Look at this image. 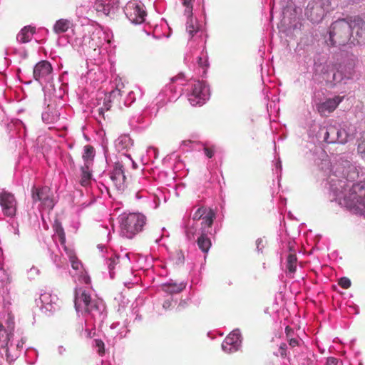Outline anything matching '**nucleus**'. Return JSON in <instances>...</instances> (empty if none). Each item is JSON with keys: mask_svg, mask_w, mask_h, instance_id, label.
<instances>
[{"mask_svg": "<svg viewBox=\"0 0 365 365\" xmlns=\"http://www.w3.org/2000/svg\"><path fill=\"white\" fill-rule=\"evenodd\" d=\"M331 190L347 207L365 214V184H332Z\"/></svg>", "mask_w": 365, "mask_h": 365, "instance_id": "obj_1", "label": "nucleus"}, {"mask_svg": "<svg viewBox=\"0 0 365 365\" xmlns=\"http://www.w3.org/2000/svg\"><path fill=\"white\" fill-rule=\"evenodd\" d=\"M351 31L350 21L344 19H338L330 25L327 42L331 46L351 45Z\"/></svg>", "mask_w": 365, "mask_h": 365, "instance_id": "obj_2", "label": "nucleus"}, {"mask_svg": "<svg viewBox=\"0 0 365 365\" xmlns=\"http://www.w3.org/2000/svg\"><path fill=\"white\" fill-rule=\"evenodd\" d=\"M145 222L146 217L140 213L122 215L119 220L121 234L131 239L143 230Z\"/></svg>", "mask_w": 365, "mask_h": 365, "instance_id": "obj_3", "label": "nucleus"}, {"mask_svg": "<svg viewBox=\"0 0 365 365\" xmlns=\"http://www.w3.org/2000/svg\"><path fill=\"white\" fill-rule=\"evenodd\" d=\"M329 0H310L305 9V16L313 24L320 23L330 11Z\"/></svg>", "mask_w": 365, "mask_h": 365, "instance_id": "obj_4", "label": "nucleus"}, {"mask_svg": "<svg viewBox=\"0 0 365 365\" xmlns=\"http://www.w3.org/2000/svg\"><path fill=\"white\" fill-rule=\"evenodd\" d=\"M138 167L137 163L131 160V168L135 170V173H133L128 169L125 170L122 164L117 163L111 172L110 179L113 181H122L123 182L140 180V179L138 177L142 175V170H136Z\"/></svg>", "mask_w": 365, "mask_h": 365, "instance_id": "obj_5", "label": "nucleus"}, {"mask_svg": "<svg viewBox=\"0 0 365 365\" xmlns=\"http://www.w3.org/2000/svg\"><path fill=\"white\" fill-rule=\"evenodd\" d=\"M31 193L34 202H41L48 210L53 208L55 205L54 196L49 186L42 184L34 185L31 188Z\"/></svg>", "mask_w": 365, "mask_h": 365, "instance_id": "obj_6", "label": "nucleus"}, {"mask_svg": "<svg viewBox=\"0 0 365 365\" xmlns=\"http://www.w3.org/2000/svg\"><path fill=\"white\" fill-rule=\"evenodd\" d=\"M0 206L5 216L13 217L17 210V201L14 195L7 191L0 193Z\"/></svg>", "mask_w": 365, "mask_h": 365, "instance_id": "obj_7", "label": "nucleus"}, {"mask_svg": "<svg viewBox=\"0 0 365 365\" xmlns=\"http://www.w3.org/2000/svg\"><path fill=\"white\" fill-rule=\"evenodd\" d=\"M125 14L132 23L139 24L145 21L146 11L143 5L136 1H129L125 6Z\"/></svg>", "mask_w": 365, "mask_h": 365, "instance_id": "obj_8", "label": "nucleus"}, {"mask_svg": "<svg viewBox=\"0 0 365 365\" xmlns=\"http://www.w3.org/2000/svg\"><path fill=\"white\" fill-rule=\"evenodd\" d=\"M112 107L122 108V98L117 91H111L105 96L103 106L98 108V115L105 119V112L110 110Z\"/></svg>", "mask_w": 365, "mask_h": 365, "instance_id": "obj_9", "label": "nucleus"}, {"mask_svg": "<svg viewBox=\"0 0 365 365\" xmlns=\"http://www.w3.org/2000/svg\"><path fill=\"white\" fill-rule=\"evenodd\" d=\"M53 72V68L51 63L46 60H42L37 63L33 70L34 79L40 83H46L50 79Z\"/></svg>", "mask_w": 365, "mask_h": 365, "instance_id": "obj_10", "label": "nucleus"}, {"mask_svg": "<svg viewBox=\"0 0 365 365\" xmlns=\"http://www.w3.org/2000/svg\"><path fill=\"white\" fill-rule=\"evenodd\" d=\"M351 28V45L365 43V21L360 19H354L350 21Z\"/></svg>", "mask_w": 365, "mask_h": 365, "instance_id": "obj_11", "label": "nucleus"}, {"mask_svg": "<svg viewBox=\"0 0 365 365\" xmlns=\"http://www.w3.org/2000/svg\"><path fill=\"white\" fill-rule=\"evenodd\" d=\"M207 98V89L202 82L196 81L192 86L189 101L192 106L202 105Z\"/></svg>", "mask_w": 365, "mask_h": 365, "instance_id": "obj_12", "label": "nucleus"}, {"mask_svg": "<svg viewBox=\"0 0 365 365\" xmlns=\"http://www.w3.org/2000/svg\"><path fill=\"white\" fill-rule=\"evenodd\" d=\"M83 303L85 307V312L91 313L95 309H98V307L95 302L91 300V295L85 290L81 289H75V307L78 310L81 303Z\"/></svg>", "mask_w": 365, "mask_h": 365, "instance_id": "obj_13", "label": "nucleus"}, {"mask_svg": "<svg viewBox=\"0 0 365 365\" xmlns=\"http://www.w3.org/2000/svg\"><path fill=\"white\" fill-rule=\"evenodd\" d=\"M342 98L339 96L329 98L324 102L317 105V110L322 116H327L332 113L341 102Z\"/></svg>", "mask_w": 365, "mask_h": 365, "instance_id": "obj_14", "label": "nucleus"}, {"mask_svg": "<svg viewBox=\"0 0 365 365\" xmlns=\"http://www.w3.org/2000/svg\"><path fill=\"white\" fill-rule=\"evenodd\" d=\"M94 7L98 13L104 16L114 14L118 9L117 2L115 0H96Z\"/></svg>", "mask_w": 365, "mask_h": 365, "instance_id": "obj_15", "label": "nucleus"}, {"mask_svg": "<svg viewBox=\"0 0 365 365\" xmlns=\"http://www.w3.org/2000/svg\"><path fill=\"white\" fill-rule=\"evenodd\" d=\"M60 113L55 106L48 105L42 113V119L46 123H53L59 120Z\"/></svg>", "mask_w": 365, "mask_h": 365, "instance_id": "obj_16", "label": "nucleus"}, {"mask_svg": "<svg viewBox=\"0 0 365 365\" xmlns=\"http://www.w3.org/2000/svg\"><path fill=\"white\" fill-rule=\"evenodd\" d=\"M348 129L350 132H348L345 128H336V133H335V143L344 144L349 139L354 138L356 129L354 128H351L350 127H349Z\"/></svg>", "mask_w": 365, "mask_h": 365, "instance_id": "obj_17", "label": "nucleus"}, {"mask_svg": "<svg viewBox=\"0 0 365 365\" xmlns=\"http://www.w3.org/2000/svg\"><path fill=\"white\" fill-rule=\"evenodd\" d=\"M342 174L344 178L349 182L356 181L359 175V172L356 166L352 164L348 163L346 167H344Z\"/></svg>", "mask_w": 365, "mask_h": 365, "instance_id": "obj_18", "label": "nucleus"}, {"mask_svg": "<svg viewBox=\"0 0 365 365\" xmlns=\"http://www.w3.org/2000/svg\"><path fill=\"white\" fill-rule=\"evenodd\" d=\"M36 32V29L31 26L24 27L17 35V40L22 43H28L31 38L33 34Z\"/></svg>", "mask_w": 365, "mask_h": 365, "instance_id": "obj_19", "label": "nucleus"}, {"mask_svg": "<svg viewBox=\"0 0 365 365\" xmlns=\"http://www.w3.org/2000/svg\"><path fill=\"white\" fill-rule=\"evenodd\" d=\"M207 233H209V231L206 230L205 227H204L203 233H202L200 237H199L197 239V245L199 248L205 253H207L211 247V241L210 238L206 236Z\"/></svg>", "mask_w": 365, "mask_h": 365, "instance_id": "obj_20", "label": "nucleus"}, {"mask_svg": "<svg viewBox=\"0 0 365 365\" xmlns=\"http://www.w3.org/2000/svg\"><path fill=\"white\" fill-rule=\"evenodd\" d=\"M72 26L70 20L61 19L58 20L53 26V31L56 34L64 33L67 31Z\"/></svg>", "mask_w": 365, "mask_h": 365, "instance_id": "obj_21", "label": "nucleus"}, {"mask_svg": "<svg viewBox=\"0 0 365 365\" xmlns=\"http://www.w3.org/2000/svg\"><path fill=\"white\" fill-rule=\"evenodd\" d=\"M215 218V212L212 210H210L202 218V233H203L204 227H205L206 230L210 232Z\"/></svg>", "mask_w": 365, "mask_h": 365, "instance_id": "obj_22", "label": "nucleus"}, {"mask_svg": "<svg viewBox=\"0 0 365 365\" xmlns=\"http://www.w3.org/2000/svg\"><path fill=\"white\" fill-rule=\"evenodd\" d=\"M92 165L84 164V165L81 168V182H88L91 180H95L93 178L92 170H91V166Z\"/></svg>", "mask_w": 365, "mask_h": 365, "instance_id": "obj_23", "label": "nucleus"}, {"mask_svg": "<svg viewBox=\"0 0 365 365\" xmlns=\"http://www.w3.org/2000/svg\"><path fill=\"white\" fill-rule=\"evenodd\" d=\"M95 155V151L93 146L87 145L84 147V153L83 159L84 164L93 165V160Z\"/></svg>", "mask_w": 365, "mask_h": 365, "instance_id": "obj_24", "label": "nucleus"}, {"mask_svg": "<svg viewBox=\"0 0 365 365\" xmlns=\"http://www.w3.org/2000/svg\"><path fill=\"white\" fill-rule=\"evenodd\" d=\"M65 250L68 256L72 268L75 270H79L81 268V262L76 257L75 252L73 250H68L66 247H65Z\"/></svg>", "mask_w": 365, "mask_h": 365, "instance_id": "obj_25", "label": "nucleus"}, {"mask_svg": "<svg viewBox=\"0 0 365 365\" xmlns=\"http://www.w3.org/2000/svg\"><path fill=\"white\" fill-rule=\"evenodd\" d=\"M335 133H336V128L333 125H330L327 128L324 133V140L327 143H335Z\"/></svg>", "mask_w": 365, "mask_h": 365, "instance_id": "obj_26", "label": "nucleus"}, {"mask_svg": "<svg viewBox=\"0 0 365 365\" xmlns=\"http://www.w3.org/2000/svg\"><path fill=\"white\" fill-rule=\"evenodd\" d=\"M357 143V153L365 161V132L361 134Z\"/></svg>", "mask_w": 365, "mask_h": 365, "instance_id": "obj_27", "label": "nucleus"}, {"mask_svg": "<svg viewBox=\"0 0 365 365\" xmlns=\"http://www.w3.org/2000/svg\"><path fill=\"white\" fill-rule=\"evenodd\" d=\"M227 345H232L238 349L240 346V335L236 333H230L223 341Z\"/></svg>", "mask_w": 365, "mask_h": 365, "instance_id": "obj_28", "label": "nucleus"}, {"mask_svg": "<svg viewBox=\"0 0 365 365\" xmlns=\"http://www.w3.org/2000/svg\"><path fill=\"white\" fill-rule=\"evenodd\" d=\"M340 69L343 71L342 74L345 79H351L353 78L355 73L354 63H349L346 66H340Z\"/></svg>", "mask_w": 365, "mask_h": 365, "instance_id": "obj_29", "label": "nucleus"}, {"mask_svg": "<svg viewBox=\"0 0 365 365\" xmlns=\"http://www.w3.org/2000/svg\"><path fill=\"white\" fill-rule=\"evenodd\" d=\"M54 230L56 233L57 234L59 241L61 245H65L66 243V235L64 232V230L59 222H56L54 225Z\"/></svg>", "mask_w": 365, "mask_h": 365, "instance_id": "obj_30", "label": "nucleus"}, {"mask_svg": "<svg viewBox=\"0 0 365 365\" xmlns=\"http://www.w3.org/2000/svg\"><path fill=\"white\" fill-rule=\"evenodd\" d=\"M167 291L171 294L179 293L185 288V284L184 283H169L166 285Z\"/></svg>", "mask_w": 365, "mask_h": 365, "instance_id": "obj_31", "label": "nucleus"}, {"mask_svg": "<svg viewBox=\"0 0 365 365\" xmlns=\"http://www.w3.org/2000/svg\"><path fill=\"white\" fill-rule=\"evenodd\" d=\"M297 258L294 253H290L287 257V269L290 272H294L297 268Z\"/></svg>", "mask_w": 365, "mask_h": 365, "instance_id": "obj_32", "label": "nucleus"}, {"mask_svg": "<svg viewBox=\"0 0 365 365\" xmlns=\"http://www.w3.org/2000/svg\"><path fill=\"white\" fill-rule=\"evenodd\" d=\"M186 30L189 33L190 37L198 31V26L195 25L193 20L191 19L187 22Z\"/></svg>", "mask_w": 365, "mask_h": 365, "instance_id": "obj_33", "label": "nucleus"}, {"mask_svg": "<svg viewBox=\"0 0 365 365\" xmlns=\"http://www.w3.org/2000/svg\"><path fill=\"white\" fill-rule=\"evenodd\" d=\"M9 339L7 331L6 330L3 324L0 323V342L6 344Z\"/></svg>", "mask_w": 365, "mask_h": 365, "instance_id": "obj_34", "label": "nucleus"}, {"mask_svg": "<svg viewBox=\"0 0 365 365\" xmlns=\"http://www.w3.org/2000/svg\"><path fill=\"white\" fill-rule=\"evenodd\" d=\"M207 213V209L204 207H200L193 215V220H200Z\"/></svg>", "mask_w": 365, "mask_h": 365, "instance_id": "obj_35", "label": "nucleus"}, {"mask_svg": "<svg viewBox=\"0 0 365 365\" xmlns=\"http://www.w3.org/2000/svg\"><path fill=\"white\" fill-rule=\"evenodd\" d=\"M119 263V257H110L108 259V267L110 272V274H113V271L115 269V267L116 264Z\"/></svg>", "mask_w": 365, "mask_h": 365, "instance_id": "obj_36", "label": "nucleus"}, {"mask_svg": "<svg viewBox=\"0 0 365 365\" xmlns=\"http://www.w3.org/2000/svg\"><path fill=\"white\" fill-rule=\"evenodd\" d=\"M194 0H182V4L186 7L185 12L188 16H190L192 13V1Z\"/></svg>", "mask_w": 365, "mask_h": 365, "instance_id": "obj_37", "label": "nucleus"}, {"mask_svg": "<svg viewBox=\"0 0 365 365\" xmlns=\"http://www.w3.org/2000/svg\"><path fill=\"white\" fill-rule=\"evenodd\" d=\"M338 284L343 289H348L351 284L350 279L345 277L340 278Z\"/></svg>", "mask_w": 365, "mask_h": 365, "instance_id": "obj_38", "label": "nucleus"}, {"mask_svg": "<svg viewBox=\"0 0 365 365\" xmlns=\"http://www.w3.org/2000/svg\"><path fill=\"white\" fill-rule=\"evenodd\" d=\"M222 349L223 351L227 354H231L237 351V346H233L232 345H226L225 342L222 343Z\"/></svg>", "mask_w": 365, "mask_h": 365, "instance_id": "obj_39", "label": "nucleus"}, {"mask_svg": "<svg viewBox=\"0 0 365 365\" xmlns=\"http://www.w3.org/2000/svg\"><path fill=\"white\" fill-rule=\"evenodd\" d=\"M325 365H343L342 361L335 357H328Z\"/></svg>", "mask_w": 365, "mask_h": 365, "instance_id": "obj_40", "label": "nucleus"}, {"mask_svg": "<svg viewBox=\"0 0 365 365\" xmlns=\"http://www.w3.org/2000/svg\"><path fill=\"white\" fill-rule=\"evenodd\" d=\"M343 71L338 69L336 73L333 74V81L336 83H339L343 81L344 78L343 74Z\"/></svg>", "mask_w": 365, "mask_h": 365, "instance_id": "obj_41", "label": "nucleus"}, {"mask_svg": "<svg viewBox=\"0 0 365 365\" xmlns=\"http://www.w3.org/2000/svg\"><path fill=\"white\" fill-rule=\"evenodd\" d=\"M96 346L98 348V353L102 356L105 353L104 343L101 339L95 340Z\"/></svg>", "mask_w": 365, "mask_h": 365, "instance_id": "obj_42", "label": "nucleus"}, {"mask_svg": "<svg viewBox=\"0 0 365 365\" xmlns=\"http://www.w3.org/2000/svg\"><path fill=\"white\" fill-rule=\"evenodd\" d=\"M197 62H198L199 66L203 68H207L209 66L207 57L206 56H200L198 58Z\"/></svg>", "mask_w": 365, "mask_h": 365, "instance_id": "obj_43", "label": "nucleus"}, {"mask_svg": "<svg viewBox=\"0 0 365 365\" xmlns=\"http://www.w3.org/2000/svg\"><path fill=\"white\" fill-rule=\"evenodd\" d=\"M203 150H204V153H205V155L209 158H212L215 153V147H213V146H212V147L205 146Z\"/></svg>", "mask_w": 365, "mask_h": 365, "instance_id": "obj_44", "label": "nucleus"}, {"mask_svg": "<svg viewBox=\"0 0 365 365\" xmlns=\"http://www.w3.org/2000/svg\"><path fill=\"white\" fill-rule=\"evenodd\" d=\"M125 88V85L123 82H118L117 84H116V87L115 89H113V91H118L119 93V96H120V98L122 97V95L123 93H125V91H123Z\"/></svg>", "mask_w": 365, "mask_h": 365, "instance_id": "obj_45", "label": "nucleus"}, {"mask_svg": "<svg viewBox=\"0 0 365 365\" xmlns=\"http://www.w3.org/2000/svg\"><path fill=\"white\" fill-rule=\"evenodd\" d=\"M285 334H286L287 340L289 339L290 337H294V329H292L289 326H287L285 327Z\"/></svg>", "mask_w": 365, "mask_h": 365, "instance_id": "obj_46", "label": "nucleus"}, {"mask_svg": "<svg viewBox=\"0 0 365 365\" xmlns=\"http://www.w3.org/2000/svg\"><path fill=\"white\" fill-rule=\"evenodd\" d=\"M287 341L291 347H295L299 345V341L294 337H290V339H288Z\"/></svg>", "mask_w": 365, "mask_h": 365, "instance_id": "obj_47", "label": "nucleus"}, {"mask_svg": "<svg viewBox=\"0 0 365 365\" xmlns=\"http://www.w3.org/2000/svg\"><path fill=\"white\" fill-rule=\"evenodd\" d=\"M286 349H287L286 344L283 343L280 345L279 350H280V354L282 356H286Z\"/></svg>", "mask_w": 365, "mask_h": 365, "instance_id": "obj_48", "label": "nucleus"}, {"mask_svg": "<svg viewBox=\"0 0 365 365\" xmlns=\"http://www.w3.org/2000/svg\"><path fill=\"white\" fill-rule=\"evenodd\" d=\"M173 305V302L172 301L168 299V300H165L163 304V307L165 309H170Z\"/></svg>", "mask_w": 365, "mask_h": 365, "instance_id": "obj_49", "label": "nucleus"}, {"mask_svg": "<svg viewBox=\"0 0 365 365\" xmlns=\"http://www.w3.org/2000/svg\"><path fill=\"white\" fill-rule=\"evenodd\" d=\"M101 185L106 190L107 192L110 195V187H106L104 183H102Z\"/></svg>", "mask_w": 365, "mask_h": 365, "instance_id": "obj_50", "label": "nucleus"}, {"mask_svg": "<svg viewBox=\"0 0 365 365\" xmlns=\"http://www.w3.org/2000/svg\"><path fill=\"white\" fill-rule=\"evenodd\" d=\"M46 295H41L40 299L41 300V302H43V299H42V297H46Z\"/></svg>", "mask_w": 365, "mask_h": 365, "instance_id": "obj_51", "label": "nucleus"}, {"mask_svg": "<svg viewBox=\"0 0 365 365\" xmlns=\"http://www.w3.org/2000/svg\"><path fill=\"white\" fill-rule=\"evenodd\" d=\"M112 185H113V187H116V188H118V187H117L118 184L113 183V184H112Z\"/></svg>", "mask_w": 365, "mask_h": 365, "instance_id": "obj_52", "label": "nucleus"}, {"mask_svg": "<svg viewBox=\"0 0 365 365\" xmlns=\"http://www.w3.org/2000/svg\"><path fill=\"white\" fill-rule=\"evenodd\" d=\"M103 190H104V187H100V190L103 191Z\"/></svg>", "mask_w": 365, "mask_h": 365, "instance_id": "obj_53", "label": "nucleus"}, {"mask_svg": "<svg viewBox=\"0 0 365 365\" xmlns=\"http://www.w3.org/2000/svg\"><path fill=\"white\" fill-rule=\"evenodd\" d=\"M103 190H104V187H100V190L103 191Z\"/></svg>", "mask_w": 365, "mask_h": 365, "instance_id": "obj_54", "label": "nucleus"}]
</instances>
